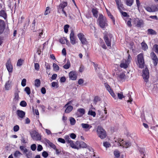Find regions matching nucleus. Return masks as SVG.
Here are the masks:
<instances>
[{
	"label": "nucleus",
	"instance_id": "nucleus-1",
	"mask_svg": "<svg viewBox=\"0 0 158 158\" xmlns=\"http://www.w3.org/2000/svg\"><path fill=\"white\" fill-rule=\"evenodd\" d=\"M100 26L102 28H104L107 26L106 19L102 14H100L98 18Z\"/></svg>",
	"mask_w": 158,
	"mask_h": 158
},
{
	"label": "nucleus",
	"instance_id": "nucleus-2",
	"mask_svg": "<svg viewBox=\"0 0 158 158\" xmlns=\"http://www.w3.org/2000/svg\"><path fill=\"white\" fill-rule=\"evenodd\" d=\"M97 134L101 139L105 138L106 136V131L101 126H98L97 130Z\"/></svg>",
	"mask_w": 158,
	"mask_h": 158
},
{
	"label": "nucleus",
	"instance_id": "nucleus-3",
	"mask_svg": "<svg viewBox=\"0 0 158 158\" xmlns=\"http://www.w3.org/2000/svg\"><path fill=\"white\" fill-rule=\"evenodd\" d=\"M131 143L129 141H124L123 140H121L120 139L118 140L117 145L118 146H120L123 148H127L128 147L131 145Z\"/></svg>",
	"mask_w": 158,
	"mask_h": 158
},
{
	"label": "nucleus",
	"instance_id": "nucleus-4",
	"mask_svg": "<svg viewBox=\"0 0 158 158\" xmlns=\"http://www.w3.org/2000/svg\"><path fill=\"white\" fill-rule=\"evenodd\" d=\"M137 60L139 67L141 68H143L144 66V62L143 54L140 53L138 55Z\"/></svg>",
	"mask_w": 158,
	"mask_h": 158
},
{
	"label": "nucleus",
	"instance_id": "nucleus-5",
	"mask_svg": "<svg viewBox=\"0 0 158 158\" xmlns=\"http://www.w3.org/2000/svg\"><path fill=\"white\" fill-rule=\"evenodd\" d=\"M31 137L33 140L36 141L40 140L41 139L40 135L35 131H34L30 133Z\"/></svg>",
	"mask_w": 158,
	"mask_h": 158
},
{
	"label": "nucleus",
	"instance_id": "nucleus-6",
	"mask_svg": "<svg viewBox=\"0 0 158 158\" xmlns=\"http://www.w3.org/2000/svg\"><path fill=\"white\" fill-rule=\"evenodd\" d=\"M142 76L145 81L147 82L149 78V72L148 68H146L143 70Z\"/></svg>",
	"mask_w": 158,
	"mask_h": 158
},
{
	"label": "nucleus",
	"instance_id": "nucleus-7",
	"mask_svg": "<svg viewBox=\"0 0 158 158\" xmlns=\"http://www.w3.org/2000/svg\"><path fill=\"white\" fill-rule=\"evenodd\" d=\"M104 85L106 90L109 92L112 96L114 98H115L116 95H115L113 91L111 88L110 86L107 83H104Z\"/></svg>",
	"mask_w": 158,
	"mask_h": 158
},
{
	"label": "nucleus",
	"instance_id": "nucleus-8",
	"mask_svg": "<svg viewBox=\"0 0 158 158\" xmlns=\"http://www.w3.org/2000/svg\"><path fill=\"white\" fill-rule=\"evenodd\" d=\"M67 5V2H62L58 6H57V12L60 13L61 10H64V8Z\"/></svg>",
	"mask_w": 158,
	"mask_h": 158
},
{
	"label": "nucleus",
	"instance_id": "nucleus-9",
	"mask_svg": "<svg viewBox=\"0 0 158 158\" xmlns=\"http://www.w3.org/2000/svg\"><path fill=\"white\" fill-rule=\"evenodd\" d=\"M76 144L77 145H79V146L80 148L81 147L85 148H87L89 151H91V148H90L89 146H88L84 142L81 141L79 142V141H77L76 142Z\"/></svg>",
	"mask_w": 158,
	"mask_h": 158
},
{
	"label": "nucleus",
	"instance_id": "nucleus-10",
	"mask_svg": "<svg viewBox=\"0 0 158 158\" xmlns=\"http://www.w3.org/2000/svg\"><path fill=\"white\" fill-rule=\"evenodd\" d=\"M11 62L10 59H9L7 60L6 64V68L9 73H12L13 71V66Z\"/></svg>",
	"mask_w": 158,
	"mask_h": 158
},
{
	"label": "nucleus",
	"instance_id": "nucleus-11",
	"mask_svg": "<svg viewBox=\"0 0 158 158\" xmlns=\"http://www.w3.org/2000/svg\"><path fill=\"white\" fill-rule=\"evenodd\" d=\"M70 79L72 80H75L77 78V73L74 71H72L69 73Z\"/></svg>",
	"mask_w": 158,
	"mask_h": 158
},
{
	"label": "nucleus",
	"instance_id": "nucleus-12",
	"mask_svg": "<svg viewBox=\"0 0 158 158\" xmlns=\"http://www.w3.org/2000/svg\"><path fill=\"white\" fill-rule=\"evenodd\" d=\"M108 36V35H105L104 37V39L107 45L108 46H110L111 42V35H109L110 38H109Z\"/></svg>",
	"mask_w": 158,
	"mask_h": 158
},
{
	"label": "nucleus",
	"instance_id": "nucleus-13",
	"mask_svg": "<svg viewBox=\"0 0 158 158\" xmlns=\"http://www.w3.org/2000/svg\"><path fill=\"white\" fill-rule=\"evenodd\" d=\"M151 56L154 61V65L156 66L157 64L158 60L157 57L154 52H152L151 53Z\"/></svg>",
	"mask_w": 158,
	"mask_h": 158
},
{
	"label": "nucleus",
	"instance_id": "nucleus-14",
	"mask_svg": "<svg viewBox=\"0 0 158 158\" xmlns=\"http://www.w3.org/2000/svg\"><path fill=\"white\" fill-rule=\"evenodd\" d=\"M70 38L71 43L74 45L76 44V39H75L74 33L73 31H72L70 35Z\"/></svg>",
	"mask_w": 158,
	"mask_h": 158
},
{
	"label": "nucleus",
	"instance_id": "nucleus-15",
	"mask_svg": "<svg viewBox=\"0 0 158 158\" xmlns=\"http://www.w3.org/2000/svg\"><path fill=\"white\" fill-rule=\"evenodd\" d=\"M5 28V23L4 21L2 20H0V34L3 32Z\"/></svg>",
	"mask_w": 158,
	"mask_h": 158
},
{
	"label": "nucleus",
	"instance_id": "nucleus-16",
	"mask_svg": "<svg viewBox=\"0 0 158 158\" xmlns=\"http://www.w3.org/2000/svg\"><path fill=\"white\" fill-rule=\"evenodd\" d=\"M16 114L19 118H23L25 117V113L22 110H18L16 111Z\"/></svg>",
	"mask_w": 158,
	"mask_h": 158
},
{
	"label": "nucleus",
	"instance_id": "nucleus-17",
	"mask_svg": "<svg viewBox=\"0 0 158 158\" xmlns=\"http://www.w3.org/2000/svg\"><path fill=\"white\" fill-rule=\"evenodd\" d=\"M136 26L138 27H140L143 26L144 24L143 21L142 19H136Z\"/></svg>",
	"mask_w": 158,
	"mask_h": 158
},
{
	"label": "nucleus",
	"instance_id": "nucleus-18",
	"mask_svg": "<svg viewBox=\"0 0 158 158\" xmlns=\"http://www.w3.org/2000/svg\"><path fill=\"white\" fill-rule=\"evenodd\" d=\"M0 16L2 17L5 19L7 18V15L6 11L4 10H2L0 11Z\"/></svg>",
	"mask_w": 158,
	"mask_h": 158
},
{
	"label": "nucleus",
	"instance_id": "nucleus-19",
	"mask_svg": "<svg viewBox=\"0 0 158 158\" xmlns=\"http://www.w3.org/2000/svg\"><path fill=\"white\" fill-rule=\"evenodd\" d=\"M19 94L17 92H15V97L13 99V102L15 103H17L19 101Z\"/></svg>",
	"mask_w": 158,
	"mask_h": 158
},
{
	"label": "nucleus",
	"instance_id": "nucleus-20",
	"mask_svg": "<svg viewBox=\"0 0 158 158\" xmlns=\"http://www.w3.org/2000/svg\"><path fill=\"white\" fill-rule=\"evenodd\" d=\"M128 64L125 62V61L124 60H123L121 61L120 66L121 68L126 69L128 67Z\"/></svg>",
	"mask_w": 158,
	"mask_h": 158
},
{
	"label": "nucleus",
	"instance_id": "nucleus-21",
	"mask_svg": "<svg viewBox=\"0 0 158 158\" xmlns=\"http://www.w3.org/2000/svg\"><path fill=\"white\" fill-rule=\"evenodd\" d=\"M99 115V119L101 121L105 120L106 119L107 116L103 115V113H100Z\"/></svg>",
	"mask_w": 158,
	"mask_h": 158
},
{
	"label": "nucleus",
	"instance_id": "nucleus-22",
	"mask_svg": "<svg viewBox=\"0 0 158 158\" xmlns=\"http://www.w3.org/2000/svg\"><path fill=\"white\" fill-rule=\"evenodd\" d=\"M139 151L141 155L143 156L142 158H144L146 153L145 149L143 148H140L139 149Z\"/></svg>",
	"mask_w": 158,
	"mask_h": 158
},
{
	"label": "nucleus",
	"instance_id": "nucleus-23",
	"mask_svg": "<svg viewBox=\"0 0 158 158\" xmlns=\"http://www.w3.org/2000/svg\"><path fill=\"white\" fill-rule=\"evenodd\" d=\"M81 126L84 129H88L89 130L92 127V126L87 123H82Z\"/></svg>",
	"mask_w": 158,
	"mask_h": 158
},
{
	"label": "nucleus",
	"instance_id": "nucleus-24",
	"mask_svg": "<svg viewBox=\"0 0 158 158\" xmlns=\"http://www.w3.org/2000/svg\"><path fill=\"white\" fill-rule=\"evenodd\" d=\"M66 107L65 112L67 113H69L73 109V107L71 106H67Z\"/></svg>",
	"mask_w": 158,
	"mask_h": 158
},
{
	"label": "nucleus",
	"instance_id": "nucleus-25",
	"mask_svg": "<svg viewBox=\"0 0 158 158\" xmlns=\"http://www.w3.org/2000/svg\"><path fill=\"white\" fill-rule=\"evenodd\" d=\"M92 12L93 13L94 16L97 18L98 16V11L97 10V9L96 8H93L92 10Z\"/></svg>",
	"mask_w": 158,
	"mask_h": 158
},
{
	"label": "nucleus",
	"instance_id": "nucleus-26",
	"mask_svg": "<svg viewBox=\"0 0 158 158\" xmlns=\"http://www.w3.org/2000/svg\"><path fill=\"white\" fill-rule=\"evenodd\" d=\"M11 81H8L6 83L5 85V88L6 90H8L10 87V84Z\"/></svg>",
	"mask_w": 158,
	"mask_h": 158
},
{
	"label": "nucleus",
	"instance_id": "nucleus-27",
	"mask_svg": "<svg viewBox=\"0 0 158 158\" xmlns=\"http://www.w3.org/2000/svg\"><path fill=\"white\" fill-rule=\"evenodd\" d=\"M148 33L149 34L152 35H156V32L153 30L152 29H149L148 30Z\"/></svg>",
	"mask_w": 158,
	"mask_h": 158
},
{
	"label": "nucleus",
	"instance_id": "nucleus-28",
	"mask_svg": "<svg viewBox=\"0 0 158 158\" xmlns=\"http://www.w3.org/2000/svg\"><path fill=\"white\" fill-rule=\"evenodd\" d=\"M22 155V154L20 152L18 151H16L15 152L14 155L15 157L18 158Z\"/></svg>",
	"mask_w": 158,
	"mask_h": 158
},
{
	"label": "nucleus",
	"instance_id": "nucleus-29",
	"mask_svg": "<svg viewBox=\"0 0 158 158\" xmlns=\"http://www.w3.org/2000/svg\"><path fill=\"white\" fill-rule=\"evenodd\" d=\"M133 2V0H126V3L127 6H131L132 5Z\"/></svg>",
	"mask_w": 158,
	"mask_h": 158
},
{
	"label": "nucleus",
	"instance_id": "nucleus-30",
	"mask_svg": "<svg viewBox=\"0 0 158 158\" xmlns=\"http://www.w3.org/2000/svg\"><path fill=\"white\" fill-rule=\"evenodd\" d=\"M141 46L142 49L144 50L147 49L148 48L147 44L144 42H143L142 43Z\"/></svg>",
	"mask_w": 158,
	"mask_h": 158
},
{
	"label": "nucleus",
	"instance_id": "nucleus-31",
	"mask_svg": "<svg viewBox=\"0 0 158 158\" xmlns=\"http://www.w3.org/2000/svg\"><path fill=\"white\" fill-rule=\"evenodd\" d=\"M69 120L70 124L73 125H74L76 123V120L73 117H70L69 118Z\"/></svg>",
	"mask_w": 158,
	"mask_h": 158
},
{
	"label": "nucleus",
	"instance_id": "nucleus-32",
	"mask_svg": "<svg viewBox=\"0 0 158 158\" xmlns=\"http://www.w3.org/2000/svg\"><path fill=\"white\" fill-rule=\"evenodd\" d=\"M70 66V63L69 61L68 60L67 63L63 66V68L65 69H68Z\"/></svg>",
	"mask_w": 158,
	"mask_h": 158
},
{
	"label": "nucleus",
	"instance_id": "nucleus-33",
	"mask_svg": "<svg viewBox=\"0 0 158 158\" xmlns=\"http://www.w3.org/2000/svg\"><path fill=\"white\" fill-rule=\"evenodd\" d=\"M40 81L39 79H36L35 81V85L37 87H39L40 86Z\"/></svg>",
	"mask_w": 158,
	"mask_h": 158
},
{
	"label": "nucleus",
	"instance_id": "nucleus-34",
	"mask_svg": "<svg viewBox=\"0 0 158 158\" xmlns=\"http://www.w3.org/2000/svg\"><path fill=\"white\" fill-rule=\"evenodd\" d=\"M77 36L80 40L85 38L84 35L82 33H79L78 34Z\"/></svg>",
	"mask_w": 158,
	"mask_h": 158
},
{
	"label": "nucleus",
	"instance_id": "nucleus-35",
	"mask_svg": "<svg viewBox=\"0 0 158 158\" xmlns=\"http://www.w3.org/2000/svg\"><path fill=\"white\" fill-rule=\"evenodd\" d=\"M50 8L49 6L46 7V10L45 11L44 15H48L50 13Z\"/></svg>",
	"mask_w": 158,
	"mask_h": 158
},
{
	"label": "nucleus",
	"instance_id": "nucleus-36",
	"mask_svg": "<svg viewBox=\"0 0 158 158\" xmlns=\"http://www.w3.org/2000/svg\"><path fill=\"white\" fill-rule=\"evenodd\" d=\"M53 66L54 70L55 71H58L59 70V67L55 63H53Z\"/></svg>",
	"mask_w": 158,
	"mask_h": 158
},
{
	"label": "nucleus",
	"instance_id": "nucleus-37",
	"mask_svg": "<svg viewBox=\"0 0 158 158\" xmlns=\"http://www.w3.org/2000/svg\"><path fill=\"white\" fill-rule=\"evenodd\" d=\"M24 90L28 95H29L30 94L31 91L29 87H26L25 88Z\"/></svg>",
	"mask_w": 158,
	"mask_h": 158
},
{
	"label": "nucleus",
	"instance_id": "nucleus-38",
	"mask_svg": "<svg viewBox=\"0 0 158 158\" xmlns=\"http://www.w3.org/2000/svg\"><path fill=\"white\" fill-rule=\"evenodd\" d=\"M70 146L73 148H75V149H78L79 148L77 147L76 145H75L74 143L73 142V141H72L71 143H70Z\"/></svg>",
	"mask_w": 158,
	"mask_h": 158
},
{
	"label": "nucleus",
	"instance_id": "nucleus-39",
	"mask_svg": "<svg viewBox=\"0 0 158 158\" xmlns=\"http://www.w3.org/2000/svg\"><path fill=\"white\" fill-rule=\"evenodd\" d=\"M103 145L106 148H109L111 146L109 142H103Z\"/></svg>",
	"mask_w": 158,
	"mask_h": 158
},
{
	"label": "nucleus",
	"instance_id": "nucleus-40",
	"mask_svg": "<svg viewBox=\"0 0 158 158\" xmlns=\"http://www.w3.org/2000/svg\"><path fill=\"white\" fill-rule=\"evenodd\" d=\"M26 156L27 158H32V155L31 151L28 152L27 153H26Z\"/></svg>",
	"mask_w": 158,
	"mask_h": 158
},
{
	"label": "nucleus",
	"instance_id": "nucleus-41",
	"mask_svg": "<svg viewBox=\"0 0 158 158\" xmlns=\"http://www.w3.org/2000/svg\"><path fill=\"white\" fill-rule=\"evenodd\" d=\"M118 77L121 80L124 79H125V74L124 73H122Z\"/></svg>",
	"mask_w": 158,
	"mask_h": 158
},
{
	"label": "nucleus",
	"instance_id": "nucleus-42",
	"mask_svg": "<svg viewBox=\"0 0 158 158\" xmlns=\"http://www.w3.org/2000/svg\"><path fill=\"white\" fill-rule=\"evenodd\" d=\"M78 111L80 114L83 115L85 113V110L83 108H80L77 110Z\"/></svg>",
	"mask_w": 158,
	"mask_h": 158
},
{
	"label": "nucleus",
	"instance_id": "nucleus-43",
	"mask_svg": "<svg viewBox=\"0 0 158 158\" xmlns=\"http://www.w3.org/2000/svg\"><path fill=\"white\" fill-rule=\"evenodd\" d=\"M114 154L116 157L118 158L120 156L119 152L117 150H115L114 152Z\"/></svg>",
	"mask_w": 158,
	"mask_h": 158
},
{
	"label": "nucleus",
	"instance_id": "nucleus-44",
	"mask_svg": "<svg viewBox=\"0 0 158 158\" xmlns=\"http://www.w3.org/2000/svg\"><path fill=\"white\" fill-rule=\"evenodd\" d=\"M35 23H36V21H35V19H34L32 22V26H31L32 29V30L34 31H36L35 30Z\"/></svg>",
	"mask_w": 158,
	"mask_h": 158
},
{
	"label": "nucleus",
	"instance_id": "nucleus-45",
	"mask_svg": "<svg viewBox=\"0 0 158 158\" xmlns=\"http://www.w3.org/2000/svg\"><path fill=\"white\" fill-rule=\"evenodd\" d=\"M146 10L149 12H155V10L152 9L151 7H147L145 8Z\"/></svg>",
	"mask_w": 158,
	"mask_h": 158
},
{
	"label": "nucleus",
	"instance_id": "nucleus-46",
	"mask_svg": "<svg viewBox=\"0 0 158 158\" xmlns=\"http://www.w3.org/2000/svg\"><path fill=\"white\" fill-rule=\"evenodd\" d=\"M69 27V25L68 24L65 25L64 27V31L65 33H67L68 31V28Z\"/></svg>",
	"mask_w": 158,
	"mask_h": 158
},
{
	"label": "nucleus",
	"instance_id": "nucleus-47",
	"mask_svg": "<svg viewBox=\"0 0 158 158\" xmlns=\"http://www.w3.org/2000/svg\"><path fill=\"white\" fill-rule=\"evenodd\" d=\"M20 105L22 106L25 107L27 106V104L25 101H22L20 102Z\"/></svg>",
	"mask_w": 158,
	"mask_h": 158
},
{
	"label": "nucleus",
	"instance_id": "nucleus-48",
	"mask_svg": "<svg viewBox=\"0 0 158 158\" xmlns=\"http://www.w3.org/2000/svg\"><path fill=\"white\" fill-rule=\"evenodd\" d=\"M89 114H90L92 116H93V117H95L96 115V113L94 111H89L88 113Z\"/></svg>",
	"mask_w": 158,
	"mask_h": 158
},
{
	"label": "nucleus",
	"instance_id": "nucleus-49",
	"mask_svg": "<svg viewBox=\"0 0 158 158\" xmlns=\"http://www.w3.org/2000/svg\"><path fill=\"white\" fill-rule=\"evenodd\" d=\"M52 87H56V88H57L58 87V84L56 82H53L52 83Z\"/></svg>",
	"mask_w": 158,
	"mask_h": 158
},
{
	"label": "nucleus",
	"instance_id": "nucleus-50",
	"mask_svg": "<svg viewBox=\"0 0 158 158\" xmlns=\"http://www.w3.org/2000/svg\"><path fill=\"white\" fill-rule=\"evenodd\" d=\"M117 95L119 99H121L124 98V97L123 96V94L122 93H118Z\"/></svg>",
	"mask_w": 158,
	"mask_h": 158
},
{
	"label": "nucleus",
	"instance_id": "nucleus-51",
	"mask_svg": "<svg viewBox=\"0 0 158 158\" xmlns=\"http://www.w3.org/2000/svg\"><path fill=\"white\" fill-rule=\"evenodd\" d=\"M66 39H67L65 38L64 37L63 38L60 39V42L62 44H64L66 41Z\"/></svg>",
	"mask_w": 158,
	"mask_h": 158
},
{
	"label": "nucleus",
	"instance_id": "nucleus-52",
	"mask_svg": "<svg viewBox=\"0 0 158 158\" xmlns=\"http://www.w3.org/2000/svg\"><path fill=\"white\" fill-rule=\"evenodd\" d=\"M19 129V127L18 125H16L14 127L13 130L15 132L17 131Z\"/></svg>",
	"mask_w": 158,
	"mask_h": 158
},
{
	"label": "nucleus",
	"instance_id": "nucleus-53",
	"mask_svg": "<svg viewBox=\"0 0 158 158\" xmlns=\"http://www.w3.org/2000/svg\"><path fill=\"white\" fill-rule=\"evenodd\" d=\"M65 138L66 140V141L68 143H70L72 141L70 139L68 136H66Z\"/></svg>",
	"mask_w": 158,
	"mask_h": 158
},
{
	"label": "nucleus",
	"instance_id": "nucleus-54",
	"mask_svg": "<svg viewBox=\"0 0 158 158\" xmlns=\"http://www.w3.org/2000/svg\"><path fill=\"white\" fill-rule=\"evenodd\" d=\"M26 80L25 79H23L22 80V82H21V85L23 86H24L26 85Z\"/></svg>",
	"mask_w": 158,
	"mask_h": 158
},
{
	"label": "nucleus",
	"instance_id": "nucleus-55",
	"mask_svg": "<svg viewBox=\"0 0 158 158\" xmlns=\"http://www.w3.org/2000/svg\"><path fill=\"white\" fill-rule=\"evenodd\" d=\"M31 149L32 151H34L35 150V149H36V145L35 144H33L31 146Z\"/></svg>",
	"mask_w": 158,
	"mask_h": 158
},
{
	"label": "nucleus",
	"instance_id": "nucleus-56",
	"mask_svg": "<svg viewBox=\"0 0 158 158\" xmlns=\"http://www.w3.org/2000/svg\"><path fill=\"white\" fill-rule=\"evenodd\" d=\"M40 66L39 64L36 63H35V68L36 70H38L39 69Z\"/></svg>",
	"mask_w": 158,
	"mask_h": 158
},
{
	"label": "nucleus",
	"instance_id": "nucleus-57",
	"mask_svg": "<svg viewBox=\"0 0 158 158\" xmlns=\"http://www.w3.org/2000/svg\"><path fill=\"white\" fill-rule=\"evenodd\" d=\"M22 60L19 59L18 60L17 63V66H20L22 65Z\"/></svg>",
	"mask_w": 158,
	"mask_h": 158
},
{
	"label": "nucleus",
	"instance_id": "nucleus-58",
	"mask_svg": "<svg viewBox=\"0 0 158 158\" xmlns=\"http://www.w3.org/2000/svg\"><path fill=\"white\" fill-rule=\"evenodd\" d=\"M42 155L44 157L46 158L48 156V154L46 152L44 151L42 152Z\"/></svg>",
	"mask_w": 158,
	"mask_h": 158
},
{
	"label": "nucleus",
	"instance_id": "nucleus-59",
	"mask_svg": "<svg viewBox=\"0 0 158 158\" xmlns=\"http://www.w3.org/2000/svg\"><path fill=\"white\" fill-rule=\"evenodd\" d=\"M81 41L82 44H86L87 42L85 38L82 39Z\"/></svg>",
	"mask_w": 158,
	"mask_h": 158
},
{
	"label": "nucleus",
	"instance_id": "nucleus-60",
	"mask_svg": "<svg viewBox=\"0 0 158 158\" xmlns=\"http://www.w3.org/2000/svg\"><path fill=\"white\" fill-rule=\"evenodd\" d=\"M153 47L154 48H155V52L158 53V45L155 44Z\"/></svg>",
	"mask_w": 158,
	"mask_h": 158
},
{
	"label": "nucleus",
	"instance_id": "nucleus-61",
	"mask_svg": "<svg viewBox=\"0 0 158 158\" xmlns=\"http://www.w3.org/2000/svg\"><path fill=\"white\" fill-rule=\"evenodd\" d=\"M122 5H123L121 3L119 5H117L118 8L119 9V10L120 12H121V11H122V9L123 8Z\"/></svg>",
	"mask_w": 158,
	"mask_h": 158
},
{
	"label": "nucleus",
	"instance_id": "nucleus-62",
	"mask_svg": "<svg viewBox=\"0 0 158 158\" xmlns=\"http://www.w3.org/2000/svg\"><path fill=\"white\" fill-rule=\"evenodd\" d=\"M21 140L23 143H27L23 136H21Z\"/></svg>",
	"mask_w": 158,
	"mask_h": 158
},
{
	"label": "nucleus",
	"instance_id": "nucleus-63",
	"mask_svg": "<svg viewBox=\"0 0 158 158\" xmlns=\"http://www.w3.org/2000/svg\"><path fill=\"white\" fill-rule=\"evenodd\" d=\"M151 7L152 9L155 10V11H157L158 10L157 6L155 5H152L151 6Z\"/></svg>",
	"mask_w": 158,
	"mask_h": 158
},
{
	"label": "nucleus",
	"instance_id": "nucleus-64",
	"mask_svg": "<svg viewBox=\"0 0 158 158\" xmlns=\"http://www.w3.org/2000/svg\"><path fill=\"white\" fill-rule=\"evenodd\" d=\"M58 140L59 142L62 143H65V141L64 139L61 138H59Z\"/></svg>",
	"mask_w": 158,
	"mask_h": 158
}]
</instances>
